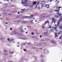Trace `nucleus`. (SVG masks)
<instances>
[{
	"label": "nucleus",
	"instance_id": "79ce46f5",
	"mask_svg": "<svg viewBox=\"0 0 62 62\" xmlns=\"http://www.w3.org/2000/svg\"><path fill=\"white\" fill-rule=\"evenodd\" d=\"M43 26H42V27L43 28H45V27H44L43 26H43V25H42Z\"/></svg>",
	"mask_w": 62,
	"mask_h": 62
},
{
	"label": "nucleus",
	"instance_id": "7c9ffc66",
	"mask_svg": "<svg viewBox=\"0 0 62 62\" xmlns=\"http://www.w3.org/2000/svg\"><path fill=\"white\" fill-rule=\"evenodd\" d=\"M19 17V16H17L15 18V19H17V18H18Z\"/></svg>",
	"mask_w": 62,
	"mask_h": 62
},
{
	"label": "nucleus",
	"instance_id": "e2e57ef3",
	"mask_svg": "<svg viewBox=\"0 0 62 62\" xmlns=\"http://www.w3.org/2000/svg\"><path fill=\"white\" fill-rule=\"evenodd\" d=\"M15 42V41H14L13 42V43H14Z\"/></svg>",
	"mask_w": 62,
	"mask_h": 62
},
{
	"label": "nucleus",
	"instance_id": "774afa93",
	"mask_svg": "<svg viewBox=\"0 0 62 62\" xmlns=\"http://www.w3.org/2000/svg\"><path fill=\"white\" fill-rule=\"evenodd\" d=\"M24 29L25 30H26V28H25Z\"/></svg>",
	"mask_w": 62,
	"mask_h": 62
},
{
	"label": "nucleus",
	"instance_id": "2eb2a0df",
	"mask_svg": "<svg viewBox=\"0 0 62 62\" xmlns=\"http://www.w3.org/2000/svg\"><path fill=\"white\" fill-rule=\"evenodd\" d=\"M62 33V31H59V32L58 33V34L59 35H60V34H61Z\"/></svg>",
	"mask_w": 62,
	"mask_h": 62
},
{
	"label": "nucleus",
	"instance_id": "ddd939ff",
	"mask_svg": "<svg viewBox=\"0 0 62 62\" xmlns=\"http://www.w3.org/2000/svg\"><path fill=\"white\" fill-rule=\"evenodd\" d=\"M23 26H22L21 27L20 29V31H22V30H23Z\"/></svg>",
	"mask_w": 62,
	"mask_h": 62
},
{
	"label": "nucleus",
	"instance_id": "20e7f679",
	"mask_svg": "<svg viewBox=\"0 0 62 62\" xmlns=\"http://www.w3.org/2000/svg\"><path fill=\"white\" fill-rule=\"evenodd\" d=\"M62 22V17H61L60 18V19L59 21L58 22V23L57 24V26H56V27H58V25H59V23H60V22Z\"/></svg>",
	"mask_w": 62,
	"mask_h": 62
},
{
	"label": "nucleus",
	"instance_id": "4c0bfd02",
	"mask_svg": "<svg viewBox=\"0 0 62 62\" xmlns=\"http://www.w3.org/2000/svg\"><path fill=\"white\" fill-rule=\"evenodd\" d=\"M24 51L25 52V51H26V50L25 49H23Z\"/></svg>",
	"mask_w": 62,
	"mask_h": 62
},
{
	"label": "nucleus",
	"instance_id": "9b49d317",
	"mask_svg": "<svg viewBox=\"0 0 62 62\" xmlns=\"http://www.w3.org/2000/svg\"><path fill=\"white\" fill-rule=\"evenodd\" d=\"M43 7H45L46 6V5L45 3H43L42 4Z\"/></svg>",
	"mask_w": 62,
	"mask_h": 62
},
{
	"label": "nucleus",
	"instance_id": "c03bdc74",
	"mask_svg": "<svg viewBox=\"0 0 62 62\" xmlns=\"http://www.w3.org/2000/svg\"><path fill=\"white\" fill-rule=\"evenodd\" d=\"M41 41H45V40H41Z\"/></svg>",
	"mask_w": 62,
	"mask_h": 62
},
{
	"label": "nucleus",
	"instance_id": "5fc2aeb1",
	"mask_svg": "<svg viewBox=\"0 0 62 62\" xmlns=\"http://www.w3.org/2000/svg\"><path fill=\"white\" fill-rule=\"evenodd\" d=\"M3 38H0V40H2V39Z\"/></svg>",
	"mask_w": 62,
	"mask_h": 62
},
{
	"label": "nucleus",
	"instance_id": "e433bc0d",
	"mask_svg": "<svg viewBox=\"0 0 62 62\" xmlns=\"http://www.w3.org/2000/svg\"><path fill=\"white\" fill-rule=\"evenodd\" d=\"M37 47H32V49H37Z\"/></svg>",
	"mask_w": 62,
	"mask_h": 62
},
{
	"label": "nucleus",
	"instance_id": "c85d7f7f",
	"mask_svg": "<svg viewBox=\"0 0 62 62\" xmlns=\"http://www.w3.org/2000/svg\"><path fill=\"white\" fill-rule=\"evenodd\" d=\"M34 57L35 58V60H36V59H37V57L35 56H34Z\"/></svg>",
	"mask_w": 62,
	"mask_h": 62
},
{
	"label": "nucleus",
	"instance_id": "3c124183",
	"mask_svg": "<svg viewBox=\"0 0 62 62\" xmlns=\"http://www.w3.org/2000/svg\"><path fill=\"white\" fill-rule=\"evenodd\" d=\"M7 52V50H4V52Z\"/></svg>",
	"mask_w": 62,
	"mask_h": 62
},
{
	"label": "nucleus",
	"instance_id": "4d7b16f0",
	"mask_svg": "<svg viewBox=\"0 0 62 62\" xmlns=\"http://www.w3.org/2000/svg\"><path fill=\"white\" fill-rule=\"evenodd\" d=\"M53 0H50V2H52V1H53Z\"/></svg>",
	"mask_w": 62,
	"mask_h": 62
},
{
	"label": "nucleus",
	"instance_id": "680f3d73",
	"mask_svg": "<svg viewBox=\"0 0 62 62\" xmlns=\"http://www.w3.org/2000/svg\"><path fill=\"white\" fill-rule=\"evenodd\" d=\"M39 44V45H42V44H41V43H40Z\"/></svg>",
	"mask_w": 62,
	"mask_h": 62
},
{
	"label": "nucleus",
	"instance_id": "72a5a7b5",
	"mask_svg": "<svg viewBox=\"0 0 62 62\" xmlns=\"http://www.w3.org/2000/svg\"><path fill=\"white\" fill-rule=\"evenodd\" d=\"M11 2H12V1H13V0H11ZM5 1H9V0H5Z\"/></svg>",
	"mask_w": 62,
	"mask_h": 62
},
{
	"label": "nucleus",
	"instance_id": "0e129e2a",
	"mask_svg": "<svg viewBox=\"0 0 62 62\" xmlns=\"http://www.w3.org/2000/svg\"><path fill=\"white\" fill-rule=\"evenodd\" d=\"M7 13H4V14H6Z\"/></svg>",
	"mask_w": 62,
	"mask_h": 62
},
{
	"label": "nucleus",
	"instance_id": "bf43d9fd",
	"mask_svg": "<svg viewBox=\"0 0 62 62\" xmlns=\"http://www.w3.org/2000/svg\"><path fill=\"white\" fill-rule=\"evenodd\" d=\"M39 49H40V50H42V48H39Z\"/></svg>",
	"mask_w": 62,
	"mask_h": 62
},
{
	"label": "nucleus",
	"instance_id": "dca6fc26",
	"mask_svg": "<svg viewBox=\"0 0 62 62\" xmlns=\"http://www.w3.org/2000/svg\"><path fill=\"white\" fill-rule=\"evenodd\" d=\"M31 34L32 36L34 35V32H32L31 33Z\"/></svg>",
	"mask_w": 62,
	"mask_h": 62
},
{
	"label": "nucleus",
	"instance_id": "a18cd8bd",
	"mask_svg": "<svg viewBox=\"0 0 62 62\" xmlns=\"http://www.w3.org/2000/svg\"><path fill=\"white\" fill-rule=\"evenodd\" d=\"M41 57H44V56H43L42 55H41Z\"/></svg>",
	"mask_w": 62,
	"mask_h": 62
},
{
	"label": "nucleus",
	"instance_id": "f8f14e48",
	"mask_svg": "<svg viewBox=\"0 0 62 62\" xmlns=\"http://www.w3.org/2000/svg\"><path fill=\"white\" fill-rule=\"evenodd\" d=\"M47 17V16H40V17H41L42 18H45V17Z\"/></svg>",
	"mask_w": 62,
	"mask_h": 62
},
{
	"label": "nucleus",
	"instance_id": "f03ea898",
	"mask_svg": "<svg viewBox=\"0 0 62 62\" xmlns=\"http://www.w3.org/2000/svg\"><path fill=\"white\" fill-rule=\"evenodd\" d=\"M57 8H58L57 10L55 9L54 10L55 11L58 12L57 13L56 15L55 16V17H56V18H58L59 16H60V17H61V16H62V13L58 12L59 11V8H60V7H57Z\"/></svg>",
	"mask_w": 62,
	"mask_h": 62
},
{
	"label": "nucleus",
	"instance_id": "393cba45",
	"mask_svg": "<svg viewBox=\"0 0 62 62\" xmlns=\"http://www.w3.org/2000/svg\"><path fill=\"white\" fill-rule=\"evenodd\" d=\"M33 4V5H36V2H34Z\"/></svg>",
	"mask_w": 62,
	"mask_h": 62
},
{
	"label": "nucleus",
	"instance_id": "f704fd0d",
	"mask_svg": "<svg viewBox=\"0 0 62 62\" xmlns=\"http://www.w3.org/2000/svg\"><path fill=\"white\" fill-rule=\"evenodd\" d=\"M11 41H14V39H11Z\"/></svg>",
	"mask_w": 62,
	"mask_h": 62
},
{
	"label": "nucleus",
	"instance_id": "a211bd4d",
	"mask_svg": "<svg viewBox=\"0 0 62 62\" xmlns=\"http://www.w3.org/2000/svg\"><path fill=\"white\" fill-rule=\"evenodd\" d=\"M33 20H32V21H31L30 22V23H31V24L33 23V22H33Z\"/></svg>",
	"mask_w": 62,
	"mask_h": 62
},
{
	"label": "nucleus",
	"instance_id": "09e8293b",
	"mask_svg": "<svg viewBox=\"0 0 62 62\" xmlns=\"http://www.w3.org/2000/svg\"><path fill=\"white\" fill-rule=\"evenodd\" d=\"M10 30H12V28H10Z\"/></svg>",
	"mask_w": 62,
	"mask_h": 62
},
{
	"label": "nucleus",
	"instance_id": "39448f33",
	"mask_svg": "<svg viewBox=\"0 0 62 62\" xmlns=\"http://www.w3.org/2000/svg\"><path fill=\"white\" fill-rule=\"evenodd\" d=\"M52 23H53V22H54V23H55V22L57 21V20H56V19H55L54 18H52Z\"/></svg>",
	"mask_w": 62,
	"mask_h": 62
},
{
	"label": "nucleus",
	"instance_id": "f3484780",
	"mask_svg": "<svg viewBox=\"0 0 62 62\" xmlns=\"http://www.w3.org/2000/svg\"><path fill=\"white\" fill-rule=\"evenodd\" d=\"M55 37H58V35H57V33L56 32H55Z\"/></svg>",
	"mask_w": 62,
	"mask_h": 62
},
{
	"label": "nucleus",
	"instance_id": "49530a36",
	"mask_svg": "<svg viewBox=\"0 0 62 62\" xmlns=\"http://www.w3.org/2000/svg\"><path fill=\"white\" fill-rule=\"evenodd\" d=\"M15 11H12V13H14L15 12Z\"/></svg>",
	"mask_w": 62,
	"mask_h": 62
},
{
	"label": "nucleus",
	"instance_id": "9d476101",
	"mask_svg": "<svg viewBox=\"0 0 62 62\" xmlns=\"http://www.w3.org/2000/svg\"><path fill=\"white\" fill-rule=\"evenodd\" d=\"M22 23H28V22H25V21H23L22 22Z\"/></svg>",
	"mask_w": 62,
	"mask_h": 62
},
{
	"label": "nucleus",
	"instance_id": "473e14b6",
	"mask_svg": "<svg viewBox=\"0 0 62 62\" xmlns=\"http://www.w3.org/2000/svg\"><path fill=\"white\" fill-rule=\"evenodd\" d=\"M21 10L22 11H24L25 10V8H24V9H22Z\"/></svg>",
	"mask_w": 62,
	"mask_h": 62
},
{
	"label": "nucleus",
	"instance_id": "603ef678",
	"mask_svg": "<svg viewBox=\"0 0 62 62\" xmlns=\"http://www.w3.org/2000/svg\"><path fill=\"white\" fill-rule=\"evenodd\" d=\"M5 24H8V23L5 22Z\"/></svg>",
	"mask_w": 62,
	"mask_h": 62
},
{
	"label": "nucleus",
	"instance_id": "1a4fd4ad",
	"mask_svg": "<svg viewBox=\"0 0 62 62\" xmlns=\"http://www.w3.org/2000/svg\"><path fill=\"white\" fill-rule=\"evenodd\" d=\"M34 44L35 45V46H39V44H38V43H37L35 42L34 43Z\"/></svg>",
	"mask_w": 62,
	"mask_h": 62
},
{
	"label": "nucleus",
	"instance_id": "37998d69",
	"mask_svg": "<svg viewBox=\"0 0 62 62\" xmlns=\"http://www.w3.org/2000/svg\"><path fill=\"white\" fill-rule=\"evenodd\" d=\"M44 2V1H43L42 2H41V3H43Z\"/></svg>",
	"mask_w": 62,
	"mask_h": 62
},
{
	"label": "nucleus",
	"instance_id": "0eeeda50",
	"mask_svg": "<svg viewBox=\"0 0 62 62\" xmlns=\"http://www.w3.org/2000/svg\"><path fill=\"white\" fill-rule=\"evenodd\" d=\"M49 23V21H47V22H46L45 23H44L43 25V26H45V25H46V23Z\"/></svg>",
	"mask_w": 62,
	"mask_h": 62
},
{
	"label": "nucleus",
	"instance_id": "412c9836",
	"mask_svg": "<svg viewBox=\"0 0 62 62\" xmlns=\"http://www.w3.org/2000/svg\"><path fill=\"white\" fill-rule=\"evenodd\" d=\"M53 11V9H50L49 11L50 12H52Z\"/></svg>",
	"mask_w": 62,
	"mask_h": 62
},
{
	"label": "nucleus",
	"instance_id": "58836bf2",
	"mask_svg": "<svg viewBox=\"0 0 62 62\" xmlns=\"http://www.w3.org/2000/svg\"><path fill=\"white\" fill-rule=\"evenodd\" d=\"M19 36H23V34H19Z\"/></svg>",
	"mask_w": 62,
	"mask_h": 62
},
{
	"label": "nucleus",
	"instance_id": "4be33fe9",
	"mask_svg": "<svg viewBox=\"0 0 62 62\" xmlns=\"http://www.w3.org/2000/svg\"><path fill=\"white\" fill-rule=\"evenodd\" d=\"M55 2H57V4H58V3H59V1L57 0L55 1Z\"/></svg>",
	"mask_w": 62,
	"mask_h": 62
},
{
	"label": "nucleus",
	"instance_id": "ea45409f",
	"mask_svg": "<svg viewBox=\"0 0 62 62\" xmlns=\"http://www.w3.org/2000/svg\"><path fill=\"white\" fill-rule=\"evenodd\" d=\"M27 10V11H29V10H30V9H28Z\"/></svg>",
	"mask_w": 62,
	"mask_h": 62
},
{
	"label": "nucleus",
	"instance_id": "13d9d810",
	"mask_svg": "<svg viewBox=\"0 0 62 62\" xmlns=\"http://www.w3.org/2000/svg\"><path fill=\"white\" fill-rule=\"evenodd\" d=\"M8 5V4H5V6H7Z\"/></svg>",
	"mask_w": 62,
	"mask_h": 62
},
{
	"label": "nucleus",
	"instance_id": "338daca9",
	"mask_svg": "<svg viewBox=\"0 0 62 62\" xmlns=\"http://www.w3.org/2000/svg\"><path fill=\"white\" fill-rule=\"evenodd\" d=\"M18 14H20V12H18Z\"/></svg>",
	"mask_w": 62,
	"mask_h": 62
},
{
	"label": "nucleus",
	"instance_id": "de8ad7c7",
	"mask_svg": "<svg viewBox=\"0 0 62 62\" xmlns=\"http://www.w3.org/2000/svg\"><path fill=\"white\" fill-rule=\"evenodd\" d=\"M26 61H27V62H28V60L27 59L26 60Z\"/></svg>",
	"mask_w": 62,
	"mask_h": 62
},
{
	"label": "nucleus",
	"instance_id": "a878e982",
	"mask_svg": "<svg viewBox=\"0 0 62 62\" xmlns=\"http://www.w3.org/2000/svg\"><path fill=\"white\" fill-rule=\"evenodd\" d=\"M49 0H46L45 2L46 3H47V2H48Z\"/></svg>",
	"mask_w": 62,
	"mask_h": 62
},
{
	"label": "nucleus",
	"instance_id": "cd10ccee",
	"mask_svg": "<svg viewBox=\"0 0 62 62\" xmlns=\"http://www.w3.org/2000/svg\"><path fill=\"white\" fill-rule=\"evenodd\" d=\"M21 22V21L20 20H19L18 21V23H20Z\"/></svg>",
	"mask_w": 62,
	"mask_h": 62
},
{
	"label": "nucleus",
	"instance_id": "6e6552de",
	"mask_svg": "<svg viewBox=\"0 0 62 62\" xmlns=\"http://www.w3.org/2000/svg\"><path fill=\"white\" fill-rule=\"evenodd\" d=\"M54 32V29L51 30H50V33H51V32Z\"/></svg>",
	"mask_w": 62,
	"mask_h": 62
},
{
	"label": "nucleus",
	"instance_id": "5701e85b",
	"mask_svg": "<svg viewBox=\"0 0 62 62\" xmlns=\"http://www.w3.org/2000/svg\"><path fill=\"white\" fill-rule=\"evenodd\" d=\"M14 53V52H10L9 53L10 54H13Z\"/></svg>",
	"mask_w": 62,
	"mask_h": 62
},
{
	"label": "nucleus",
	"instance_id": "6e6d98bb",
	"mask_svg": "<svg viewBox=\"0 0 62 62\" xmlns=\"http://www.w3.org/2000/svg\"><path fill=\"white\" fill-rule=\"evenodd\" d=\"M22 39H26V38H22Z\"/></svg>",
	"mask_w": 62,
	"mask_h": 62
},
{
	"label": "nucleus",
	"instance_id": "052dcab7",
	"mask_svg": "<svg viewBox=\"0 0 62 62\" xmlns=\"http://www.w3.org/2000/svg\"><path fill=\"white\" fill-rule=\"evenodd\" d=\"M28 27H31L30 26H28Z\"/></svg>",
	"mask_w": 62,
	"mask_h": 62
},
{
	"label": "nucleus",
	"instance_id": "c756f323",
	"mask_svg": "<svg viewBox=\"0 0 62 62\" xmlns=\"http://www.w3.org/2000/svg\"><path fill=\"white\" fill-rule=\"evenodd\" d=\"M16 31H15L14 32V35H15V34H16Z\"/></svg>",
	"mask_w": 62,
	"mask_h": 62
},
{
	"label": "nucleus",
	"instance_id": "8fccbe9b",
	"mask_svg": "<svg viewBox=\"0 0 62 62\" xmlns=\"http://www.w3.org/2000/svg\"><path fill=\"white\" fill-rule=\"evenodd\" d=\"M42 37V35H40V38H41Z\"/></svg>",
	"mask_w": 62,
	"mask_h": 62
},
{
	"label": "nucleus",
	"instance_id": "423d86ee",
	"mask_svg": "<svg viewBox=\"0 0 62 62\" xmlns=\"http://www.w3.org/2000/svg\"><path fill=\"white\" fill-rule=\"evenodd\" d=\"M42 4H41L40 5H39V8H42Z\"/></svg>",
	"mask_w": 62,
	"mask_h": 62
},
{
	"label": "nucleus",
	"instance_id": "6ab92c4d",
	"mask_svg": "<svg viewBox=\"0 0 62 62\" xmlns=\"http://www.w3.org/2000/svg\"><path fill=\"white\" fill-rule=\"evenodd\" d=\"M53 28L56 31V29H57V28H56V27H54Z\"/></svg>",
	"mask_w": 62,
	"mask_h": 62
},
{
	"label": "nucleus",
	"instance_id": "b1692460",
	"mask_svg": "<svg viewBox=\"0 0 62 62\" xmlns=\"http://www.w3.org/2000/svg\"><path fill=\"white\" fill-rule=\"evenodd\" d=\"M59 28H60V29H62V26H61L60 27H59Z\"/></svg>",
	"mask_w": 62,
	"mask_h": 62
},
{
	"label": "nucleus",
	"instance_id": "4468645a",
	"mask_svg": "<svg viewBox=\"0 0 62 62\" xmlns=\"http://www.w3.org/2000/svg\"><path fill=\"white\" fill-rule=\"evenodd\" d=\"M44 36H46V35H47V34H48V32H45L44 33Z\"/></svg>",
	"mask_w": 62,
	"mask_h": 62
},
{
	"label": "nucleus",
	"instance_id": "c9c22d12",
	"mask_svg": "<svg viewBox=\"0 0 62 62\" xmlns=\"http://www.w3.org/2000/svg\"><path fill=\"white\" fill-rule=\"evenodd\" d=\"M8 41H11V40H9V39H8Z\"/></svg>",
	"mask_w": 62,
	"mask_h": 62
},
{
	"label": "nucleus",
	"instance_id": "bb28decb",
	"mask_svg": "<svg viewBox=\"0 0 62 62\" xmlns=\"http://www.w3.org/2000/svg\"><path fill=\"white\" fill-rule=\"evenodd\" d=\"M27 45H29L30 44H31V43H27Z\"/></svg>",
	"mask_w": 62,
	"mask_h": 62
},
{
	"label": "nucleus",
	"instance_id": "f257e3e1",
	"mask_svg": "<svg viewBox=\"0 0 62 62\" xmlns=\"http://www.w3.org/2000/svg\"><path fill=\"white\" fill-rule=\"evenodd\" d=\"M22 3L23 4L25 7H28L29 6L31 8L33 7V5H31V3H28V1L27 0H22Z\"/></svg>",
	"mask_w": 62,
	"mask_h": 62
},
{
	"label": "nucleus",
	"instance_id": "a19ab883",
	"mask_svg": "<svg viewBox=\"0 0 62 62\" xmlns=\"http://www.w3.org/2000/svg\"><path fill=\"white\" fill-rule=\"evenodd\" d=\"M6 20H10L9 19V18H7V19H6Z\"/></svg>",
	"mask_w": 62,
	"mask_h": 62
},
{
	"label": "nucleus",
	"instance_id": "2f4dec72",
	"mask_svg": "<svg viewBox=\"0 0 62 62\" xmlns=\"http://www.w3.org/2000/svg\"><path fill=\"white\" fill-rule=\"evenodd\" d=\"M50 27H49L48 28H52V26H49Z\"/></svg>",
	"mask_w": 62,
	"mask_h": 62
},
{
	"label": "nucleus",
	"instance_id": "aec40b11",
	"mask_svg": "<svg viewBox=\"0 0 62 62\" xmlns=\"http://www.w3.org/2000/svg\"><path fill=\"white\" fill-rule=\"evenodd\" d=\"M46 6L47 8H49V6L48 5H46Z\"/></svg>",
	"mask_w": 62,
	"mask_h": 62
},
{
	"label": "nucleus",
	"instance_id": "864d4df0",
	"mask_svg": "<svg viewBox=\"0 0 62 62\" xmlns=\"http://www.w3.org/2000/svg\"><path fill=\"white\" fill-rule=\"evenodd\" d=\"M23 30H22L21 31V32H22V33H23Z\"/></svg>",
	"mask_w": 62,
	"mask_h": 62
},
{
	"label": "nucleus",
	"instance_id": "69168bd1",
	"mask_svg": "<svg viewBox=\"0 0 62 62\" xmlns=\"http://www.w3.org/2000/svg\"><path fill=\"white\" fill-rule=\"evenodd\" d=\"M28 33V32H26V34H27Z\"/></svg>",
	"mask_w": 62,
	"mask_h": 62
},
{
	"label": "nucleus",
	"instance_id": "7ed1b4c3",
	"mask_svg": "<svg viewBox=\"0 0 62 62\" xmlns=\"http://www.w3.org/2000/svg\"><path fill=\"white\" fill-rule=\"evenodd\" d=\"M34 17V15H31L30 16H25L23 17V18H28V19H31Z\"/></svg>",
	"mask_w": 62,
	"mask_h": 62
}]
</instances>
